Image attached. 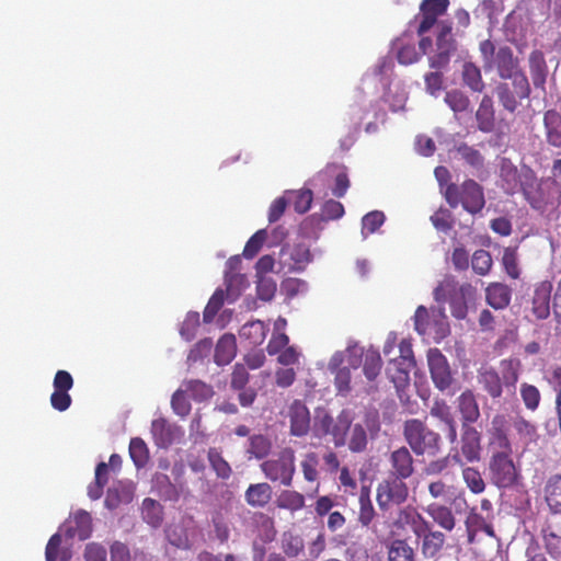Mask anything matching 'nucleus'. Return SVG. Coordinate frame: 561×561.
Masks as SVG:
<instances>
[{"mask_svg": "<svg viewBox=\"0 0 561 561\" xmlns=\"http://www.w3.org/2000/svg\"><path fill=\"white\" fill-rule=\"evenodd\" d=\"M504 423L503 416L493 419L489 439L492 456H523L534 453L539 438L536 425L522 415L512 417L507 430H504Z\"/></svg>", "mask_w": 561, "mask_h": 561, "instance_id": "obj_1", "label": "nucleus"}, {"mask_svg": "<svg viewBox=\"0 0 561 561\" xmlns=\"http://www.w3.org/2000/svg\"><path fill=\"white\" fill-rule=\"evenodd\" d=\"M399 523L409 525L413 534L421 539V553L424 559L440 558L446 543L442 531L431 529L428 522L415 510L404 508L399 514Z\"/></svg>", "mask_w": 561, "mask_h": 561, "instance_id": "obj_2", "label": "nucleus"}, {"mask_svg": "<svg viewBox=\"0 0 561 561\" xmlns=\"http://www.w3.org/2000/svg\"><path fill=\"white\" fill-rule=\"evenodd\" d=\"M444 196L451 208L461 204L471 215L480 213L485 205L483 187L471 179L466 180L460 186L455 183L447 184Z\"/></svg>", "mask_w": 561, "mask_h": 561, "instance_id": "obj_3", "label": "nucleus"}, {"mask_svg": "<svg viewBox=\"0 0 561 561\" xmlns=\"http://www.w3.org/2000/svg\"><path fill=\"white\" fill-rule=\"evenodd\" d=\"M403 435L417 456H435L440 448V436L430 430L422 421L411 419L404 422Z\"/></svg>", "mask_w": 561, "mask_h": 561, "instance_id": "obj_4", "label": "nucleus"}, {"mask_svg": "<svg viewBox=\"0 0 561 561\" xmlns=\"http://www.w3.org/2000/svg\"><path fill=\"white\" fill-rule=\"evenodd\" d=\"M451 32L453 26L449 21H440L438 23L436 51L428 58L431 68L440 70L449 65L451 55L457 50V42Z\"/></svg>", "mask_w": 561, "mask_h": 561, "instance_id": "obj_5", "label": "nucleus"}, {"mask_svg": "<svg viewBox=\"0 0 561 561\" xmlns=\"http://www.w3.org/2000/svg\"><path fill=\"white\" fill-rule=\"evenodd\" d=\"M520 192L530 207L536 210L545 211L548 205L552 204L549 183L542 179L539 180L534 170L526 171Z\"/></svg>", "mask_w": 561, "mask_h": 561, "instance_id": "obj_6", "label": "nucleus"}, {"mask_svg": "<svg viewBox=\"0 0 561 561\" xmlns=\"http://www.w3.org/2000/svg\"><path fill=\"white\" fill-rule=\"evenodd\" d=\"M351 422L345 419H340L339 423L334 425L332 434L334 436L335 445L347 444L352 453H363L368 444L367 434L360 424H355L353 427Z\"/></svg>", "mask_w": 561, "mask_h": 561, "instance_id": "obj_7", "label": "nucleus"}, {"mask_svg": "<svg viewBox=\"0 0 561 561\" xmlns=\"http://www.w3.org/2000/svg\"><path fill=\"white\" fill-rule=\"evenodd\" d=\"M414 327L421 335L432 334L445 336L448 332V324L444 309L427 310L424 306H419L414 314Z\"/></svg>", "mask_w": 561, "mask_h": 561, "instance_id": "obj_8", "label": "nucleus"}, {"mask_svg": "<svg viewBox=\"0 0 561 561\" xmlns=\"http://www.w3.org/2000/svg\"><path fill=\"white\" fill-rule=\"evenodd\" d=\"M408 497V486L402 479L390 477L379 483L377 488V502L380 508L390 504H401Z\"/></svg>", "mask_w": 561, "mask_h": 561, "instance_id": "obj_9", "label": "nucleus"}, {"mask_svg": "<svg viewBox=\"0 0 561 561\" xmlns=\"http://www.w3.org/2000/svg\"><path fill=\"white\" fill-rule=\"evenodd\" d=\"M492 482L499 488H508L518 482L520 474L512 458H492L490 463Z\"/></svg>", "mask_w": 561, "mask_h": 561, "instance_id": "obj_10", "label": "nucleus"}, {"mask_svg": "<svg viewBox=\"0 0 561 561\" xmlns=\"http://www.w3.org/2000/svg\"><path fill=\"white\" fill-rule=\"evenodd\" d=\"M54 391L50 396V405L59 412L68 410L72 403L69 390L73 387V378L67 370H58L53 380Z\"/></svg>", "mask_w": 561, "mask_h": 561, "instance_id": "obj_11", "label": "nucleus"}, {"mask_svg": "<svg viewBox=\"0 0 561 561\" xmlns=\"http://www.w3.org/2000/svg\"><path fill=\"white\" fill-rule=\"evenodd\" d=\"M427 363L434 385L439 390H446L453 382V376L447 358L437 348H431L427 353Z\"/></svg>", "mask_w": 561, "mask_h": 561, "instance_id": "obj_12", "label": "nucleus"}, {"mask_svg": "<svg viewBox=\"0 0 561 561\" xmlns=\"http://www.w3.org/2000/svg\"><path fill=\"white\" fill-rule=\"evenodd\" d=\"M348 365L357 368L364 357L363 371L368 380H375L381 369V357L378 351L368 350L365 353L357 347L347 348Z\"/></svg>", "mask_w": 561, "mask_h": 561, "instance_id": "obj_13", "label": "nucleus"}, {"mask_svg": "<svg viewBox=\"0 0 561 561\" xmlns=\"http://www.w3.org/2000/svg\"><path fill=\"white\" fill-rule=\"evenodd\" d=\"M449 7V0H423L420 4V23L417 26V35L422 36L427 33L444 15Z\"/></svg>", "mask_w": 561, "mask_h": 561, "instance_id": "obj_14", "label": "nucleus"}, {"mask_svg": "<svg viewBox=\"0 0 561 561\" xmlns=\"http://www.w3.org/2000/svg\"><path fill=\"white\" fill-rule=\"evenodd\" d=\"M154 444L160 448H168L174 443H179L184 432L175 424H171L164 417L154 419L150 428Z\"/></svg>", "mask_w": 561, "mask_h": 561, "instance_id": "obj_15", "label": "nucleus"}, {"mask_svg": "<svg viewBox=\"0 0 561 561\" xmlns=\"http://www.w3.org/2000/svg\"><path fill=\"white\" fill-rule=\"evenodd\" d=\"M526 171L531 172L533 169L528 165H522L518 169L510 159L503 158L500 163V178L503 182L505 192L510 195L520 191L524 185V175Z\"/></svg>", "mask_w": 561, "mask_h": 561, "instance_id": "obj_16", "label": "nucleus"}, {"mask_svg": "<svg viewBox=\"0 0 561 561\" xmlns=\"http://www.w3.org/2000/svg\"><path fill=\"white\" fill-rule=\"evenodd\" d=\"M476 290L471 284L459 285L451 275H446L444 279L434 289V298L438 302H445L454 297L462 296V298L473 297Z\"/></svg>", "mask_w": 561, "mask_h": 561, "instance_id": "obj_17", "label": "nucleus"}, {"mask_svg": "<svg viewBox=\"0 0 561 561\" xmlns=\"http://www.w3.org/2000/svg\"><path fill=\"white\" fill-rule=\"evenodd\" d=\"M294 458H276L264 461L261 465L266 478L289 485L295 472Z\"/></svg>", "mask_w": 561, "mask_h": 561, "instance_id": "obj_18", "label": "nucleus"}, {"mask_svg": "<svg viewBox=\"0 0 561 561\" xmlns=\"http://www.w3.org/2000/svg\"><path fill=\"white\" fill-rule=\"evenodd\" d=\"M552 284L541 282L535 288L531 300V312L537 320H545L550 316Z\"/></svg>", "mask_w": 561, "mask_h": 561, "instance_id": "obj_19", "label": "nucleus"}, {"mask_svg": "<svg viewBox=\"0 0 561 561\" xmlns=\"http://www.w3.org/2000/svg\"><path fill=\"white\" fill-rule=\"evenodd\" d=\"M512 299V288L503 283H490L485 288V300L495 310L505 309Z\"/></svg>", "mask_w": 561, "mask_h": 561, "instance_id": "obj_20", "label": "nucleus"}, {"mask_svg": "<svg viewBox=\"0 0 561 561\" xmlns=\"http://www.w3.org/2000/svg\"><path fill=\"white\" fill-rule=\"evenodd\" d=\"M290 432L296 436L308 433L310 427L309 410L300 401H295L289 409Z\"/></svg>", "mask_w": 561, "mask_h": 561, "instance_id": "obj_21", "label": "nucleus"}, {"mask_svg": "<svg viewBox=\"0 0 561 561\" xmlns=\"http://www.w3.org/2000/svg\"><path fill=\"white\" fill-rule=\"evenodd\" d=\"M457 408L461 414L462 424L470 425L480 417L479 404L471 390H466L458 397Z\"/></svg>", "mask_w": 561, "mask_h": 561, "instance_id": "obj_22", "label": "nucleus"}, {"mask_svg": "<svg viewBox=\"0 0 561 561\" xmlns=\"http://www.w3.org/2000/svg\"><path fill=\"white\" fill-rule=\"evenodd\" d=\"M528 62L530 77L535 88L545 90L548 76V66L543 53L539 49L533 50L529 54Z\"/></svg>", "mask_w": 561, "mask_h": 561, "instance_id": "obj_23", "label": "nucleus"}, {"mask_svg": "<svg viewBox=\"0 0 561 561\" xmlns=\"http://www.w3.org/2000/svg\"><path fill=\"white\" fill-rule=\"evenodd\" d=\"M494 64L499 76L502 79L512 77L519 69V61L514 56L513 50L508 46L500 47L495 54Z\"/></svg>", "mask_w": 561, "mask_h": 561, "instance_id": "obj_24", "label": "nucleus"}, {"mask_svg": "<svg viewBox=\"0 0 561 561\" xmlns=\"http://www.w3.org/2000/svg\"><path fill=\"white\" fill-rule=\"evenodd\" d=\"M478 129L482 133H492L495 128V111L493 100L490 95H484L476 112Z\"/></svg>", "mask_w": 561, "mask_h": 561, "instance_id": "obj_25", "label": "nucleus"}, {"mask_svg": "<svg viewBox=\"0 0 561 561\" xmlns=\"http://www.w3.org/2000/svg\"><path fill=\"white\" fill-rule=\"evenodd\" d=\"M134 495L135 489L131 484L119 482L107 490L104 503L108 510H115L121 505L129 504Z\"/></svg>", "mask_w": 561, "mask_h": 561, "instance_id": "obj_26", "label": "nucleus"}, {"mask_svg": "<svg viewBox=\"0 0 561 561\" xmlns=\"http://www.w3.org/2000/svg\"><path fill=\"white\" fill-rule=\"evenodd\" d=\"M543 127L546 141L554 148H561V114L556 110L546 111Z\"/></svg>", "mask_w": 561, "mask_h": 561, "instance_id": "obj_27", "label": "nucleus"}, {"mask_svg": "<svg viewBox=\"0 0 561 561\" xmlns=\"http://www.w3.org/2000/svg\"><path fill=\"white\" fill-rule=\"evenodd\" d=\"M430 414L447 425V437L454 443L457 438V426L450 407L444 400H435L430 409Z\"/></svg>", "mask_w": 561, "mask_h": 561, "instance_id": "obj_28", "label": "nucleus"}, {"mask_svg": "<svg viewBox=\"0 0 561 561\" xmlns=\"http://www.w3.org/2000/svg\"><path fill=\"white\" fill-rule=\"evenodd\" d=\"M237 354L236 336L230 333L224 334L217 342L215 348V362L222 366L229 364Z\"/></svg>", "mask_w": 561, "mask_h": 561, "instance_id": "obj_29", "label": "nucleus"}, {"mask_svg": "<svg viewBox=\"0 0 561 561\" xmlns=\"http://www.w3.org/2000/svg\"><path fill=\"white\" fill-rule=\"evenodd\" d=\"M343 362L342 355L336 353L330 360L329 367L332 371H335L334 385L340 394H347L351 391V370L348 367L339 368Z\"/></svg>", "mask_w": 561, "mask_h": 561, "instance_id": "obj_30", "label": "nucleus"}, {"mask_svg": "<svg viewBox=\"0 0 561 561\" xmlns=\"http://www.w3.org/2000/svg\"><path fill=\"white\" fill-rule=\"evenodd\" d=\"M272 488L270 484L255 483L250 484L245 491L247 503L252 507H264L272 499Z\"/></svg>", "mask_w": 561, "mask_h": 561, "instance_id": "obj_31", "label": "nucleus"}, {"mask_svg": "<svg viewBox=\"0 0 561 561\" xmlns=\"http://www.w3.org/2000/svg\"><path fill=\"white\" fill-rule=\"evenodd\" d=\"M425 512L440 528L446 531H451L455 528L456 519L449 507L432 503L425 508Z\"/></svg>", "mask_w": 561, "mask_h": 561, "instance_id": "obj_32", "label": "nucleus"}, {"mask_svg": "<svg viewBox=\"0 0 561 561\" xmlns=\"http://www.w3.org/2000/svg\"><path fill=\"white\" fill-rule=\"evenodd\" d=\"M388 561H415V551L405 539H393L387 546Z\"/></svg>", "mask_w": 561, "mask_h": 561, "instance_id": "obj_33", "label": "nucleus"}, {"mask_svg": "<svg viewBox=\"0 0 561 561\" xmlns=\"http://www.w3.org/2000/svg\"><path fill=\"white\" fill-rule=\"evenodd\" d=\"M478 381L492 398L502 396V381L493 368H482L479 371Z\"/></svg>", "mask_w": 561, "mask_h": 561, "instance_id": "obj_34", "label": "nucleus"}, {"mask_svg": "<svg viewBox=\"0 0 561 561\" xmlns=\"http://www.w3.org/2000/svg\"><path fill=\"white\" fill-rule=\"evenodd\" d=\"M545 499L553 513H561V474L549 478L545 486Z\"/></svg>", "mask_w": 561, "mask_h": 561, "instance_id": "obj_35", "label": "nucleus"}, {"mask_svg": "<svg viewBox=\"0 0 561 561\" xmlns=\"http://www.w3.org/2000/svg\"><path fill=\"white\" fill-rule=\"evenodd\" d=\"M267 332V325L261 320H255L242 325L240 336L252 345H260L264 342Z\"/></svg>", "mask_w": 561, "mask_h": 561, "instance_id": "obj_36", "label": "nucleus"}, {"mask_svg": "<svg viewBox=\"0 0 561 561\" xmlns=\"http://www.w3.org/2000/svg\"><path fill=\"white\" fill-rule=\"evenodd\" d=\"M73 525L70 526L69 533L71 537H77L80 540H85L92 533V518L85 511H79L75 514L72 519Z\"/></svg>", "mask_w": 561, "mask_h": 561, "instance_id": "obj_37", "label": "nucleus"}, {"mask_svg": "<svg viewBox=\"0 0 561 561\" xmlns=\"http://www.w3.org/2000/svg\"><path fill=\"white\" fill-rule=\"evenodd\" d=\"M542 537L547 552L553 559L561 558V527L547 525L542 529Z\"/></svg>", "mask_w": 561, "mask_h": 561, "instance_id": "obj_38", "label": "nucleus"}, {"mask_svg": "<svg viewBox=\"0 0 561 561\" xmlns=\"http://www.w3.org/2000/svg\"><path fill=\"white\" fill-rule=\"evenodd\" d=\"M480 433L472 426L462 424L461 453L463 456H479Z\"/></svg>", "mask_w": 561, "mask_h": 561, "instance_id": "obj_39", "label": "nucleus"}, {"mask_svg": "<svg viewBox=\"0 0 561 561\" xmlns=\"http://www.w3.org/2000/svg\"><path fill=\"white\" fill-rule=\"evenodd\" d=\"M323 172L328 175H335L332 194L339 198L343 197L350 187V180L345 169L337 164H328Z\"/></svg>", "mask_w": 561, "mask_h": 561, "instance_id": "obj_40", "label": "nucleus"}, {"mask_svg": "<svg viewBox=\"0 0 561 561\" xmlns=\"http://www.w3.org/2000/svg\"><path fill=\"white\" fill-rule=\"evenodd\" d=\"M466 528L469 542H472L478 531H483L490 537H494V529L491 524L478 513L471 512L466 519Z\"/></svg>", "mask_w": 561, "mask_h": 561, "instance_id": "obj_41", "label": "nucleus"}, {"mask_svg": "<svg viewBox=\"0 0 561 561\" xmlns=\"http://www.w3.org/2000/svg\"><path fill=\"white\" fill-rule=\"evenodd\" d=\"M280 547L285 558H297L304 551L305 542L301 536L285 531L282 536Z\"/></svg>", "mask_w": 561, "mask_h": 561, "instance_id": "obj_42", "label": "nucleus"}, {"mask_svg": "<svg viewBox=\"0 0 561 561\" xmlns=\"http://www.w3.org/2000/svg\"><path fill=\"white\" fill-rule=\"evenodd\" d=\"M462 81L473 92H482L484 82L482 80L481 70L473 62H465L462 66Z\"/></svg>", "mask_w": 561, "mask_h": 561, "instance_id": "obj_43", "label": "nucleus"}, {"mask_svg": "<svg viewBox=\"0 0 561 561\" xmlns=\"http://www.w3.org/2000/svg\"><path fill=\"white\" fill-rule=\"evenodd\" d=\"M412 366L401 365L399 359H392L387 367V375L399 389L409 382V374Z\"/></svg>", "mask_w": 561, "mask_h": 561, "instance_id": "obj_44", "label": "nucleus"}, {"mask_svg": "<svg viewBox=\"0 0 561 561\" xmlns=\"http://www.w3.org/2000/svg\"><path fill=\"white\" fill-rule=\"evenodd\" d=\"M144 519L152 527H158L162 523V507L159 502L147 497L142 502Z\"/></svg>", "mask_w": 561, "mask_h": 561, "instance_id": "obj_45", "label": "nucleus"}, {"mask_svg": "<svg viewBox=\"0 0 561 561\" xmlns=\"http://www.w3.org/2000/svg\"><path fill=\"white\" fill-rule=\"evenodd\" d=\"M107 465L100 462L95 469V482L88 488V495L91 500H99L102 496L103 488L107 483Z\"/></svg>", "mask_w": 561, "mask_h": 561, "instance_id": "obj_46", "label": "nucleus"}, {"mask_svg": "<svg viewBox=\"0 0 561 561\" xmlns=\"http://www.w3.org/2000/svg\"><path fill=\"white\" fill-rule=\"evenodd\" d=\"M313 193L311 190H298L289 193V202L298 214L307 213L312 204Z\"/></svg>", "mask_w": 561, "mask_h": 561, "instance_id": "obj_47", "label": "nucleus"}, {"mask_svg": "<svg viewBox=\"0 0 561 561\" xmlns=\"http://www.w3.org/2000/svg\"><path fill=\"white\" fill-rule=\"evenodd\" d=\"M496 95L502 106L511 113L515 112L519 105V98L507 83H500L496 87Z\"/></svg>", "mask_w": 561, "mask_h": 561, "instance_id": "obj_48", "label": "nucleus"}, {"mask_svg": "<svg viewBox=\"0 0 561 561\" xmlns=\"http://www.w3.org/2000/svg\"><path fill=\"white\" fill-rule=\"evenodd\" d=\"M277 506L296 512L305 506V497L296 491H284L277 499Z\"/></svg>", "mask_w": 561, "mask_h": 561, "instance_id": "obj_49", "label": "nucleus"}, {"mask_svg": "<svg viewBox=\"0 0 561 561\" xmlns=\"http://www.w3.org/2000/svg\"><path fill=\"white\" fill-rule=\"evenodd\" d=\"M457 152L460 154L461 159L470 167L477 170L483 168L484 158L478 149L467 144H460L457 147Z\"/></svg>", "mask_w": 561, "mask_h": 561, "instance_id": "obj_50", "label": "nucleus"}, {"mask_svg": "<svg viewBox=\"0 0 561 561\" xmlns=\"http://www.w3.org/2000/svg\"><path fill=\"white\" fill-rule=\"evenodd\" d=\"M519 392L526 409L529 411H536L541 399L539 389L534 385L523 382L520 385Z\"/></svg>", "mask_w": 561, "mask_h": 561, "instance_id": "obj_51", "label": "nucleus"}, {"mask_svg": "<svg viewBox=\"0 0 561 561\" xmlns=\"http://www.w3.org/2000/svg\"><path fill=\"white\" fill-rule=\"evenodd\" d=\"M445 102L455 114L466 112L470 106L469 98L459 90L448 91L445 94Z\"/></svg>", "mask_w": 561, "mask_h": 561, "instance_id": "obj_52", "label": "nucleus"}, {"mask_svg": "<svg viewBox=\"0 0 561 561\" xmlns=\"http://www.w3.org/2000/svg\"><path fill=\"white\" fill-rule=\"evenodd\" d=\"M290 259L293 261L291 270L304 271L307 264L311 262V253L307 245L296 244L290 251Z\"/></svg>", "mask_w": 561, "mask_h": 561, "instance_id": "obj_53", "label": "nucleus"}, {"mask_svg": "<svg viewBox=\"0 0 561 561\" xmlns=\"http://www.w3.org/2000/svg\"><path fill=\"white\" fill-rule=\"evenodd\" d=\"M492 256L486 250H477L471 260L472 270L481 276L489 274L492 267Z\"/></svg>", "mask_w": 561, "mask_h": 561, "instance_id": "obj_54", "label": "nucleus"}, {"mask_svg": "<svg viewBox=\"0 0 561 561\" xmlns=\"http://www.w3.org/2000/svg\"><path fill=\"white\" fill-rule=\"evenodd\" d=\"M397 59L401 65H411L420 59L415 45L413 43L404 44L402 39H398L397 43Z\"/></svg>", "mask_w": 561, "mask_h": 561, "instance_id": "obj_55", "label": "nucleus"}, {"mask_svg": "<svg viewBox=\"0 0 561 561\" xmlns=\"http://www.w3.org/2000/svg\"><path fill=\"white\" fill-rule=\"evenodd\" d=\"M502 264L504 266V270L506 274L513 278L517 279L520 275V270L518 266V259H517V250L516 248H505L503 251L502 256Z\"/></svg>", "mask_w": 561, "mask_h": 561, "instance_id": "obj_56", "label": "nucleus"}, {"mask_svg": "<svg viewBox=\"0 0 561 561\" xmlns=\"http://www.w3.org/2000/svg\"><path fill=\"white\" fill-rule=\"evenodd\" d=\"M199 324V313L195 311H190L181 324V336L186 341L194 340L197 334Z\"/></svg>", "mask_w": 561, "mask_h": 561, "instance_id": "obj_57", "label": "nucleus"}, {"mask_svg": "<svg viewBox=\"0 0 561 561\" xmlns=\"http://www.w3.org/2000/svg\"><path fill=\"white\" fill-rule=\"evenodd\" d=\"M225 302V293L221 289H217L209 298L203 313L205 323H210L218 311L221 309Z\"/></svg>", "mask_w": 561, "mask_h": 561, "instance_id": "obj_58", "label": "nucleus"}, {"mask_svg": "<svg viewBox=\"0 0 561 561\" xmlns=\"http://www.w3.org/2000/svg\"><path fill=\"white\" fill-rule=\"evenodd\" d=\"M385 214L380 210H373L362 219V232L364 236L376 232L385 222Z\"/></svg>", "mask_w": 561, "mask_h": 561, "instance_id": "obj_59", "label": "nucleus"}, {"mask_svg": "<svg viewBox=\"0 0 561 561\" xmlns=\"http://www.w3.org/2000/svg\"><path fill=\"white\" fill-rule=\"evenodd\" d=\"M184 386L185 391L190 392L192 398L197 401L207 400L214 393L213 388L201 380H190L186 381Z\"/></svg>", "mask_w": 561, "mask_h": 561, "instance_id": "obj_60", "label": "nucleus"}, {"mask_svg": "<svg viewBox=\"0 0 561 561\" xmlns=\"http://www.w3.org/2000/svg\"><path fill=\"white\" fill-rule=\"evenodd\" d=\"M267 239L265 229L257 230L245 243L243 249V256L245 259H253L262 249Z\"/></svg>", "mask_w": 561, "mask_h": 561, "instance_id": "obj_61", "label": "nucleus"}, {"mask_svg": "<svg viewBox=\"0 0 561 561\" xmlns=\"http://www.w3.org/2000/svg\"><path fill=\"white\" fill-rule=\"evenodd\" d=\"M257 297L264 301H271L277 290L276 282L271 276H256Z\"/></svg>", "mask_w": 561, "mask_h": 561, "instance_id": "obj_62", "label": "nucleus"}, {"mask_svg": "<svg viewBox=\"0 0 561 561\" xmlns=\"http://www.w3.org/2000/svg\"><path fill=\"white\" fill-rule=\"evenodd\" d=\"M507 79L512 80L513 91L519 98V100H524L529 96L530 85L526 75L522 70L513 73V76L508 77Z\"/></svg>", "mask_w": 561, "mask_h": 561, "instance_id": "obj_63", "label": "nucleus"}, {"mask_svg": "<svg viewBox=\"0 0 561 561\" xmlns=\"http://www.w3.org/2000/svg\"><path fill=\"white\" fill-rule=\"evenodd\" d=\"M271 442L264 435H253L250 437V445L248 447V453L251 456H267L271 450Z\"/></svg>", "mask_w": 561, "mask_h": 561, "instance_id": "obj_64", "label": "nucleus"}]
</instances>
